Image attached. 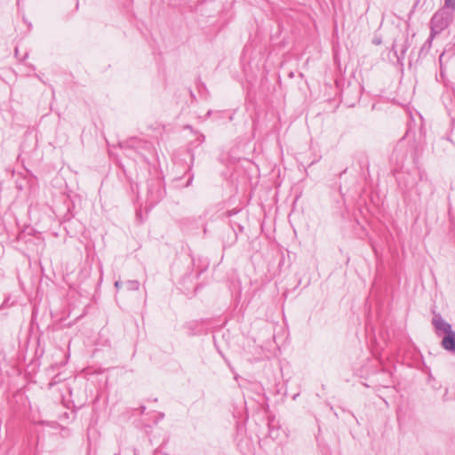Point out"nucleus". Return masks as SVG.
I'll return each mask as SVG.
<instances>
[{
  "instance_id": "nucleus-5",
  "label": "nucleus",
  "mask_w": 455,
  "mask_h": 455,
  "mask_svg": "<svg viewBox=\"0 0 455 455\" xmlns=\"http://www.w3.org/2000/svg\"><path fill=\"white\" fill-rule=\"evenodd\" d=\"M444 7L448 9H455V0H444Z\"/></svg>"
},
{
  "instance_id": "nucleus-1",
  "label": "nucleus",
  "mask_w": 455,
  "mask_h": 455,
  "mask_svg": "<svg viewBox=\"0 0 455 455\" xmlns=\"http://www.w3.org/2000/svg\"><path fill=\"white\" fill-rule=\"evenodd\" d=\"M449 16L444 10H441L434 14L431 19V40L448 26Z\"/></svg>"
},
{
  "instance_id": "nucleus-6",
  "label": "nucleus",
  "mask_w": 455,
  "mask_h": 455,
  "mask_svg": "<svg viewBox=\"0 0 455 455\" xmlns=\"http://www.w3.org/2000/svg\"><path fill=\"white\" fill-rule=\"evenodd\" d=\"M120 285H121V282H120V281H116V282L115 283V286H116V288H119V287H120Z\"/></svg>"
},
{
  "instance_id": "nucleus-4",
  "label": "nucleus",
  "mask_w": 455,
  "mask_h": 455,
  "mask_svg": "<svg viewBox=\"0 0 455 455\" xmlns=\"http://www.w3.org/2000/svg\"><path fill=\"white\" fill-rule=\"evenodd\" d=\"M127 288L131 291H137L140 287V283L135 280H131L126 283Z\"/></svg>"
},
{
  "instance_id": "nucleus-3",
  "label": "nucleus",
  "mask_w": 455,
  "mask_h": 455,
  "mask_svg": "<svg viewBox=\"0 0 455 455\" xmlns=\"http://www.w3.org/2000/svg\"><path fill=\"white\" fill-rule=\"evenodd\" d=\"M442 347L450 352H455V332L445 335L442 340Z\"/></svg>"
},
{
  "instance_id": "nucleus-7",
  "label": "nucleus",
  "mask_w": 455,
  "mask_h": 455,
  "mask_svg": "<svg viewBox=\"0 0 455 455\" xmlns=\"http://www.w3.org/2000/svg\"><path fill=\"white\" fill-rule=\"evenodd\" d=\"M443 55H444V53H442L440 55V57H439V61H440L441 64H442V61H443Z\"/></svg>"
},
{
  "instance_id": "nucleus-2",
  "label": "nucleus",
  "mask_w": 455,
  "mask_h": 455,
  "mask_svg": "<svg viewBox=\"0 0 455 455\" xmlns=\"http://www.w3.org/2000/svg\"><path fill=\"white\" fill-rule=\"evenodd\" d=\"M437 332L443 331L446 335L453 332L451 325L442 318L440 315H435L432 320Z\"/></svg>"
}]
</instances>
